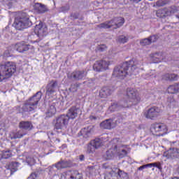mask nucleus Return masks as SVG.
I'll list each match as a JSON object with an SVG mask.
<instances>
[{
    "mask_svg": "<svg viewBox=\"0 0 179 179\" xmlns=\"http://www.w3.org/2000/svg\"><path fill=\"white\" fill-rule=\"evenodd\" d=\"M126 99H124L119 102H113L109 106V110L111 113L118 111L120 108H129L132 106H136L141 101V96L138 92L134 88H128L127 90Z\"/></svg>",
    "mask_w": 179,
    "mask_h": 179,
    "instance_id": "obj_1",
    "label": "nucleus"
},
{
    "mask_svg": "<svg viewBox=\"0 0 179 179\" xmlns=\"http://www.w3.org/2000/svg\"><path fill=\"white\" fill-rule=\"evenodd\" d=\"M136 69H138V64L131 59L115 66L112 76L113 78L124 79V78L127 77V75H135Z\"/></svg>",
    "mask_w": 179,
    "mask_h": 179,
    "instance_id": "obj_2",
    "label": "nucleus"
},
{
    "mask_svg": "<svg viewBox=\"0 0 179 179\" xmlns=\"http://www.w3.org/2000/svg\"><path fill=\"white\" fill-rule=\"evenodd\" d=\"M33 26V22L30 20V17L26 13H22L15 17L13 27L15 30L23 31L25 29H29Z\"/></svg>",
    "mask_w": 179,
    "mask_h": 179,
    "instance_id": "obj_3",
    "label": "nucleus"
},
{
    "mask_svg": "<svg viewBox=\"0 0 179 179\" xmlns=\"http://www.w3.org/2000/svg\"><path fill=\"white\" fill-rule=\"evenodd\" d=\"M43 93L41 91L37 92L33 96L25 101L22 107L21 113H31L37 108L38 101L41 100Z\"/></svg>",
    "mask_w": 179,
    "mask_h": 179,
    "instance_id": "obj_4",
    "label": "nucleus"
},
{
    "mask_svg": "<svg viewBox=\"0 0 179 179\" xmlns=\"http://www.w3.org/2000/svg\"><path fill=\"white\" fill-rule=\"evenodd\" d=\"M16 72V64L7 62L4 64H0V82L12 78Z\"/></svg>",
    "mask_w": 179,
    "mask_h": 179,
    "instance_id": "obj_5",
    "label": "nucleus"
},
{
    "mask_svg": "<svg viewBox=\"0 0 179 179\" xmlns=\"http://www.w3.org/2000/svg\"><path fill=\"white\" fill-rule=\"evenodd\" d=\"M54 167H56L57 170L67 169V167H71V162L61 159L57 163L53 164L52 166H49L47 170H48V175L51 178H53V177L57 176V171L54 169Z\"/></svg>",
    "mask_w": 179,
    "mask_h": 179,
    "instance_id": "obj_6",
    "label": "nucleus"
},
{
    "mask_svg": "<svg viewBox=\"0 0 179 179\" xmlns=\"http://www.w3.org/2000/svg\"><path fill=\"white\" fill-rule=\"evenodd\" d=\"M179 10V7L176 6H171L169 7H166L164 8L159 9L157 13V17L160 18L167 17L177 13Z\"/></svg>",
    "mask_w": 179,
    "mask_h": 179,
    "instance_id": "obj_7",
    "label": "nucleus"
},
{
    "mask_svg": "<svg viewBox=\"0 0 179 179\" xmlns=\"http://www.w3.org/2000/svg\"><path fill=\"white\" fill-rule=\"evenodd\" d=\"M55 122V129H64V128H66L68 127V124L69 123V117L66 116V115H61L58 116Z\"/></svg>",
    "mask_w": 179,
    "mask_h": 179,
    "instance_id": "obj_8",
    "label": "nucleus"
},
{
    "mask_svg": "<svg viewBox=\"0 0 179 179\" xmlns=\"http://www.w3.org/2000/svg\"><path fill=\"white\" fill-rule=\"evenodd\" d=\"M47 27L44 25L43 22H40L39 24L36 25L34 34L38 37V39L35 41V43H40V41L43 40V38L47 36Z\"/></svg>",
    "mask_w": 179,
    "mask_h": 179,
    "instance_id": "obj_9",
    "label": "nucleus"
},
{
    "mask_svg": "<svg viewBox=\"0 0 179 179\" xmlns=\"http://www.w3.org/2000/svg\"><path fill=\"white\" fill-rule=\"evenodd\" d=\"M59 88L58 85V80H52L48 82L45 87V94L49 97H52L55 93H57V90Z\"/></svg>",
    "mask_w": 179,
    "mask_h": 179,
    "instance_id": "obj_10",
    "label": "nucleus"
},
{
    "mask_svg": "<svg viewBox=\"0 0 179 179\" xmlns=\"http://www.w3.org/2000/svg\"><path fill=\"white\" fill-rule=\"evenodd\" d=\"M161 113L162 110L160 108L153 106L144 113V117L148 120H155V118H157L160 115Z\"/></svg>",
    "mask_w": 179,
    "mask_h": 179,
    "instance_id": "obj_11",
    "label": "nucleus"
},
{
    "mask_svg": "<svg viewBox=\"0 0 179 179\" xmlns=\"http://www.w3.org/2000/svg\"><path fill=\"white\" fill-rule=\"evenodd\" d=\"M101 143H103V140L100 138L92 140L87 145V153H94L96 149H99L101 146Z\"/></svg>",
    "mask_w": 179,
    "mask_h": 179,
    "instance_id": "obj_12",
    "label": "nucleus"
},
{
    "mask_svg": "<svg viewBox=\"0 0 179 179\" xmlns=\"http://www.w3.org/2000/svg\"><path fill=\"white\" fill-rule=\"evenodd\" d=\"M87 76V72L85 70L74 71L70 75L68 76L69 79H73V80H84Z\"/></svg>",
    "mask_w": 179,
    "mask_h": 179,
    "instance_id": "obj_13",
    "label": "nucleus"
},
{
    "mask_svg": "<svg viewBox=\"0 0 179 179\" xmlns=\"http://www.w3.org/2000/svg\"><path fill=\"white\" fill-rule=\"evenodd\" d=\"M110 65V62L106 60L96 61L93 66L94 71L96 72H103V71H107L108 69V66Z\"/></svg>",
    "mask_w": 179,
    "mask_h": 179,
    "instance_id": "obj_14",
    "label": "nucleus"
},
{
    "mask_svg": "<svg viewBox=\"0 0 179 179\" xmlns=\"http://www.w3.org/2000/svg\"><path fill=\"white\" fill-rule=\"evenodd\" d=\"M81 113L80 108L76 106H71L67 113L66 116H68L69 120H75L79 115V113Z\"/></svg>",
    "mask_w": 179,
    "mask_h": 179,
    "instance_id": "obj_15",
    "label": "nucleus"
},
{
    "mask_svg": "<svg viewBox=\"0 0 179 179\" xmlns=\"http://www.w3.org/2000/svg\"><path fill=\"white\" fill-rule=\"evenodd\" d=\"M152 132H164L167 131V126L163 123H154L150 128Z\"/></svg>",
    "mask_w": 179,
    "mask_h": 179,
    "instance_id": "obj_16",
    "label": "nucleus"
},
{
    "mask_svg": "<svg viewBox=\"0 0 179 179\" xmlns=\"http://www.w3.org/2000/svg\"><path fill=\"white\" fill-rule=\"evenodd\" d=\"M14 50L18 51V52H24L30 50V45L26 43L24 41H22L14 45Z\"/></svg>",
    "mask_w": 179,
    "mask_h": 179,
    "instance_id": "obj_17",
    "label": "nucleus"
},
{
    "mask_svg": "<svg viewBox=\"0 0 179 179\" xmlns=\"http://www.w3.org/2000/svg\"><path fill=\"white\" fill-rule=\"evenodd\" d=\"M93 131V126H88L82 129L78 134L79 136H83L84 139H89L90 136H92V132Z\"/></svg>",
    "mask_w": 179,
    "mask_h": 179,
    "instance_id": "obj_18",
    "label": "nucleus"
},
{
    "mask_svg": "<svg viewBox=\"0 0 179 179\" xmlns=\"http://www.w3.org/2000/svg\"><path fill=\"white\" fill-rule=\"evenodd\" d=\"M113 92L114 90H113L111 87H103L99 91V96L101 97V99H107L108 96H111V94H113Z\"/></svg>",
    "mask_w": 179,
    "mask_h": 179,
    "instance_id": "obj_19",
    "label": "nucleus"
},
{
    "mask_svg": "<svg viewBox=\"0 0 179 179\" xmlns=\"http://www.w3.org/2000/svg\"><path fill=\"white\" fill-rule=\"evenodd\" d=\"M153 58V61L155 64H159V62H162V61H164V62L173 61V58L170 57L169 55L166 56L165 58H163L162 53H155Z\"/></svg>",
    "mask_w": 179,
    "mask_h": 179,
    "instance_id": "obj_20",
    "label": "nucleus"
},
{
    "mask_svg": "<svg viewBox=\"0 0 179 179\" xmlns=\"http://www.w3.org/2000/svg\"><path fill=\"white\" fill-rule=\"evenodd\" d=\"M34 9L36 10V12H37V13H45V12H48L47 6L41 3H35Z\"/></svg>",
    "mask_w": 179,
    "mask_h": 179,
    "instance_id": "obj_21",
    "label": "nucleus"
},
{
    "mask_svg": "<svg viewBox=\"0 0 179 179\" xmlns=\"http://www.w3.org/2000/svg\"><path fill=\"white\" fill-rule=\"evenodd\" d=\"M19 128L24 131H31L33 129V124L29 121H21L19 124Z\"/></svg>",
    "mask_w": 179,
    "mask_h": 179,
    "instance_id": "obj_22",
    "label": "nucleus"
},
{
    "mask_svg": "<svg viewBox=\"0 0 179 179\" xmlns=\"http://www.w3.org/2000/svg\"><path fill=\"white\" fill-rule=\"evenodd\" d=\"M78 171H67L61 175L62 179H76Z\"/></svg>",
    "mask_w": 179,
    "mask_h": 179,
    "instance_id": "obj_23",
    "label": "nucleus"
},
{
    "mask_svg": "<svg viewBox=\"0 0 179 179\" xmlns=\"http://www.w3.org/2000/svg\"><path fill=\"white\" fill-rule=\"evenodd\" d=\"M114 150L115 152H116V155H117L120 159L125 157V156H127V150L123 149L122 146L115 145Z\"/></svg>",
    "mask_w": 179,
    "mask_h": 179,
    "instance_id": "obj_24",
    "label": "nucleus"
},
{
    "mask_svg": "<svg viewBox=\"0 0 179 179\" xmlns=\"http://www.w3.org/2000/svg\"><path fill=\"white\" fill-rule=\"evenodd\" d=\"M27 131L20 130L16 133L15 132L10 133V139H17L20 138H23V136H24V135H27Z\"/></svg>",
    "mask_w": 179,
    "mask_h": 179,
    "instance_id": "obj_25",
    "label": "nucleus"
},
{
    "mask_svg": "<svg viewBox=\"0 0 179 179\" xmlns=\"http://www.w3.org/2000/svg\"><path fill=\"white\" fill-rule=\"evenodd\" d=\"M19 162H11L8 165L7 171H10V176L15 171H17V167H19Z\"/></svg>",
    "mask_w": 179,
    "mask_h": 179,
    "instance_id": "obj_26",
    "label": "nucleus"
},
{
    "mask_svg": "<svg viewBox=\"0 0 179 179\" xmlns=\"http://www.w3.org/2000/svg\"><path fill=\"white\" fill-rule=\"evenodd\" d=\"M162 79H164V80H178V76L174 73H166L162 76Z\"/></svg>",
    "mask_w": 179,
    "mask_h": 179,
    "instance_id": "obj_27",
    "label": "nucleus"
},
{
    "mask_svg": "<svg viewBox=\"0 0 179 179\" xmlns=\"http://www.w3.org/2000/svg\"><path fill=\"white\" fill-rule=\"evenodd\" d=\"M113 123V120L111 119H108L105 121H103L100 124L101 128L103 129H111V124Z\"/></svg>",
    "mask_w": 179,
    "mask_h": 179,
    "instance_id": "obj_28",
    "label": "nucleus"
},
{
    "mask_svg": "<svg viewBox=\"0 0 179 179\" xmlns=\"http://www.w3.org/2000/svg\"><path fill=\"white\" fill-rule=\"evenodd\" d=\"M114 24L116 25L117 29L121 27L125 23V20L122 17H115Z\"/></svg>",
    "mask_w": 179,
    "mask_h": 179,
    "instance_id": "obj_29",
    "label": "nucleus"
},
{
    "mask_svg": "<svg viewBox=\"0 0 179 179\" xmlns=\"http://www.w3.org/2000/svg\"><path fill=\"white\" fill-rule=\"evenodd\" d=\"M168 153H169L170 157H178V156H179V150H178V148L170 149L168 151Z\"/></svg>",
    "mask_w": 179,
    "mask_h": 179,
    "instance_id": "obj_30",
    "label": "nucleus"
},
{
    "mask_svg": "<svg viewBox=\"0 0 179 179\" xmlns=\"http://www.w3.org/2000/svg\"><path fill=\"white\" fill-rule=\"evenodd\" d=\"M106 160H111V159H113V157H114L115 155H117V152H115V150H114V148L113 149H110L109 150L106 151Z\"/></svg>",
    "mask_w": 179,
    "mask_h": 179,
    "instance_id": "obj_31",
    "label": "nucleus"
},
{
    "mask_svg": "<svg viewBox=\"0 0 179 179\" xmlns=\"http://www.w3.org/2000/svg\"><path fill=\"white\" fill-rule=\"evenodd\" d=\"M167 92L169 94H176V93H178L176 84L169 85L168 87Z\"/></svg>",
    "mask_w": 179,
    "mask_h": 179,
    "instance_id": "obj_32",
    "label": "nucleus"
},
{
    "mask_svg": "<svg viewBox=\"0 0 179 179\" xmlns=\"http://www.w3.org/2000/svg\"><path fill=\"white\" fill-rule=\"evenodd\" d=\"M117 176L120 179H129V176H128V173L124 172V171L121 169H117Z\"/></svg>",
    "mask_w": 179,
    "mask_h": 179,
    "instance_id": "obj_33",
    "label": "nucleus"
},
{
    "mask_svg": "<svg viewBox=\"0 0 179 179\" xmlns=\"http://www.w3.org/2000/svg\"><path fill=\"white\" fill-rule=\"evenodd\" d=\"M1 159H9V157H12V152L10 150L3 151L0 152Z\"/></svg>",
    "mask_w": 179,
    "mask_h": 179,
    "instance_id": "obj_34",
    "label": "nucleus"
},
{
    "mask_svg": "<svg viewBox=\"0 0 179 179\" xmlns=\"http://www.w3.org/2000/svg\"><path fill=\"white\" fill-rule=\"evenodd\" d=\"M148 167H156L160 171L162 170V164L160 162H154L150 164H147Z\"/></svg>",
    "mask_w": 179,
    "mask_h": 179,
    "instance_id": "obj_35",
    "label": "nucleus"
},
{
    "mask_svg": "<svg viewBox=\"0 0 179 179\" xmlns=\"http://www.w3.org/2000/svg\"><path fill=\"white\" fill-rule=\"evenodd\" d=\"M55 114V106H50V108L46 112L47 117H52Z\"/></svg>",
    "mask_w": 179,
    "mask_h": 179,
    "instance_id": "obj_36",
    "label": "nucleus"
},
{
    "mask_svg": "<svg viewBox=\"0 0 179 179\" xmlns=\"http://www.w3.org/2000/svg\"><path fill=\"white\" fill-rule=\"evenodd\" d=\"M26 162L29 166H33L34 163H36V161L34 160V158L33 157L28 156L27 157Z\"/></svg>",
    "mask_w": 179,
    "mask_h": 179,
    "instance_id": "obj_37",
    "label": "nucleus"
},
{
    "mask_svg": "<svg viewBox=\"0 0 179 179\" xmlns=\"http://www.w3.org/2000/svg\"><path fill=\"white\" fill-rule=\"evenodd\" d=\"M148 39L150 40V44H152V43H156V41H157V40H159V36L152 35L148 38Z\"/></svg>",
    "mask_w": 179,
    "mask_h": 179,
    "instance_id": "obj_38",
    "label": "nucleus"
},
{
    "mask_svg": "<svg viewBox=\"0 0 179 179\" xmlns=\"http://www.w3.org/2000/svg\"><path fill=\"white\" fill-rule=\"evenodd\" d=\"M140 44L141 45H149L150 44V40H149V38H145L141 40Z\"/></svg>",
    "mask_w": 179,
    "mask_h": 179,
    "instance_id": "obj_39",
    "label": "nucleus"
},
{
    "mask_svg": "<svg viewBox=\"0 0 179 179\" xmlns=\"http://www.w3.org/2000/svg\"><path fill=\"white\" fill-rule=\"evenodd\" d=\"M118 42L125 44V43L128 42V38H127V36H121L118 38Z\"/></svg>",
    "mask_w": 179,
    "mask_h": 179,
    "instance_id": "obj_40",
    "label": "nucleus"
},
{
    "mask_svg": "<svg viewBox=\"0 0 179 179\" xmlns=\"http://www.w3.org/2000/svg\"><path fill=\"white\" fill-rule=\"evenodd\" d=\"M98 27H99V29H110V25L108 22H106L99 24Z\"/></svg>",
    "mask_w": 179,
    "mask_h": 179,
    "instance_id": "obj_41",
    "label": "nucleus"
},
{
    "mask_svg": "<svg viewBox=\"0 0 179 179\" xmlns=\"http://www.w3.org/2000/svg\"><path fill=\"white\" fill-rule=\"evenodd\" d=\"M157 6L161 7V6H165V5H167V1H163V0H159L156 2Z\"/></svg>",
    "mask_w": 179,
    "mask_h": 179,
    "instance_id": "obj_42",
    "label": "nucleus"
},
{
    "mask_svg": "<svg viewBox=\"0 0 179 179\" xmlns=\"http://www.w3.org/2000/svg\"><path fill=\"white\" fill-rule=\"evenodd\" d=\"M84 83H86L88 87L94 86V80L93 79L88 80L87 81L84 82Z\"/></svg>",
    "mask_w": 179,
    "mask_h": 179,
    "instance_id": "obj_43",
    "label": "nucleus"
},
{
    "mask_svg": "<svg viewBox=\"0 0 179 179\" xmlns=\"http://www.w3.org/2000/svg\"><path fill=\"white\" fill-rule=\"evenodd\" d=\"M108 22L110 29H111V27L113 29H117V25L115 24H114L115 23V18H113L110 21H108Z\"/></svg>",
    "mask_w": 179,
    "mask_h": 179,
    "instance_id": "obj_44",
    "label": "nucleus"
},
{
    "mask_svg": "<svg viewBox=\"0 0 179 179\" xmlns=\"http://www.w3.org/2000/svg\"><path fill=\"white\" fill-rule=\"evenodd\" d=\"M38 177V173L34 172L31 173V175L28 177L27 179H37Z\"/></svg>",
    "mask_w": 179,
    "mask_h": 179,
    "instance_id": "obj_45",
    "label": "nucleus"
},
{
    "mask_svg": "<svg viewBox=\"0 0 179 179\" xmlns=\"http://www.w3.org/2000/svg\"><path fill=\"white\" fill-rule=\"evenodd\" d=\"M98 50L103 52V51H106L107 50V46L106 45H100L98 46Z\"/></svg>",
    "mask_w": 179,
    "mask_h": 179,
    "instance_id": "obj_46",
    "label": "nucleus"
},
{
    "mask_svg": "<svg viewBox=\"0 0 179 179\" xmlns=\"http://www.w3.org/2000/svg\"><path fill=\"white\" fill-rule=\"evenodd\" d=\"M68 10H69V6H62L59 8V12H68Z\"/></svg>",
    "mask_w": 179,
    "mask_h": 179,
    "instance_id": "obj_47",
    "label": "nucleus"
},
{
    "mask_svg": "<svg viewBox=\"0 0 179 179\" xmlns=\"http://www.w3.org/2000/svg\"><path fill=\"white\" fill-rule=\"evenodd\" d=\"M71 17H72L73 20L76 19H79V13H74L71 14Z\"/></svg>",
    "mask_w": 179,
    "mask_h": 179,
    "instance_id": "obj_48",
    "label": "nucleus"
},
{
    "mask_svg": "<svg viewBox=\"0 0 179 179\" xmlns=\"http://www.w3.org/2000/svg\"><path fill=\"white\" fill-rule=\"evenodd\" d=\"M103 108H104V106L103 105H98L96 107V110L100 113L101 111H103Z\"/></svg>",
    "mask_w": 179,
    "mask_h": 179,
    "instance_id": "obj_49",
    "label": "nucleus"
},
{
    "mask_svg": "<svg viewBox=\"0 0 179 179\" xmlns=\"http://www.w3.org/2000/svg\"><path fill=\"white\" fill-rule=\"evenodd\" d=\"M76 179H83V175L82 174V173H79V171H78Z\"/></svg>",
    "mask_w": 179,
    "mask_h": 179,
    "instance_id": "obj_50",
    "label": "nucleus"
},
{
    "mask_svg": "<svg viewBox=\"0 0 179 179\" xmlns=\"http://www.w3.org/2000/svg\"><path fill=\"white\" fill-rule=\"evenodd\" d=\"M79 86H80V84L76 83V84L71 85V89H76L75 92H76V90H77L78 87H79Z\"/></svg>",
    "mask_w": 179,
    "mask_h": 179,
    "instance_id": "obj_51",
    "label": "nucleus"
},
{
    "mask_svg": "<svg viewBox=\"0 0 179 179\" xmlns=\"http://www.w3.org/2000/svg\"><path fill=\"white\" fill-rule=\"evenodd\" d=\"M144 169H148V164L143 165L138 168V170L139 171H142V170H144Z\"/></svg>",
    "mask_w": 179,
    "mask_h": 179,
    "instance_id": "obj_52",
    "label": "nucleus"
},
{
    "mask_svg": "<svg viewBox=\"0 0 179 179\" xmlns=\"http://www.w3.org/2000/svg\"><path fill=\"white\" fill-rule=\"evenodd\" d=\"M79 160H80V162H85V155H80L79 156Z\"/></svg>",
    "mask_w": 179,
    "mask_h": 179,
    "instance_id": "obj_53",
    "label": "nucleus"
},
{
    "mask_svg": "<svg viewBox=\"0 0 179 179\" xmlns=\"http://www.w3.org/2000/svg\"><path fill=\"white\" fill-rule=\"evenodd\" d=\"M90 120H91V121H96V120H97V117L91 115L90 116Z\"/></svg>",
    "mask_w": 179,
    "mask_h": 179,
    "instance_id": "obj_54",
    "label": "nucleus"
},
{
    "mask_svg": "<svg viewBox=\"0 0 179 179\" xmlns=\"http://www.w3.org/2000/svg\"><path fill=\"white\" fill-rule=\"evenodd\" d=\"M131 2H135L136 3H138V2H141L142 0H130Z\"/></svg>",
    "mask_w": 179,
    "mask_h": 179,
    "instance_id": "obj_55",
    "label": "nucleus"
},
{
    "mask_svg": "<svg viewBox=\"0 0 179 179\" xmlns=\"http://www.w3.org/2000/svg\"><path fill=\"white\" fill-rule=\"evenodd\" d=\"M176 89L178 90V93H179V83H176Z\"/></svg>",
    "mask_w": 179,
    "mask_h": 179,
    "instance_id": "obj_56",
    "label": "nucleus"
},
{
    "mask_svg": "<svg viewBox=\"0 0 179 179\" xmlns=\"http://www.w3.org/2000/svg\"><path fill=\"white\" fill-rule=\"evenodd\" d=\"M171 179H179V177L175 176L173 178H171Z\"/></svg>",
    "mask_w": 179,
    "mask_h": 179,
    "instance_id": "obj_57",
    "label": "nucleus"
},
{
    "mask_svg": "<svg viewBox=\"0 0 179 179\" xmlns=\"http://www.w3.org/2000/svg\"><path fill=\"white\" fill-rule=\"evenodd\" d=\"M80 20H83V17L79 18Z\"/></svg>",
    "mask_w": 179,
    "mask_h": 179,
    "instance_id": "obj_58",
    "label": "nucleus"
},
{
    "mask_svg": "<svg viewBox=\"0 0 179 179\" xmlns=\"http://www.w3.org/2000/svg\"><path fill=\"white\" fill-rule=\"evenodd\" d=\"M4 55H6V57H9V55H6V52H5Z\"/></svg>",
    "mask_w": 179,
    "mask_h": 179,
    "instance_id": "obj_59",
    "label": "nucleus"
},
{
    "mask_svg": "<svg viewBox=\"0 0 179 179\" xmlns=\"http://www.w3.org/2000/svg\"><path fill=\"white\" fill-rule=\"evenodd\" d=\"M9 1H13V2H16L17 0H9Z\"/></svg>",
    "mask_w": 179,
    "mask_h": 179,
    "instance_id": "obj_60",
    "label": "nucleus"
},
{
    "mask_svg": "<svg viewBox=\"0 0 179 179\" xmlns=\"http://www.w3.org/2000/svg\"><path fill=\"white\" fill-rule=\"evenodd\" d=\"M173 61H178V59H173Z\"/></svg>",
    "mask_w": 179,
    "mask_h": 179,
    "instance_id": "obj_61",
    "label": "nucleus"
},
{
    "mask_svg": "<svg viewBox=\"0 0 179 179\" xmlns=\"http://www.w3.org/2000/svg\"><path fill=\"white\" fill-rule=\"evenodd\" d=\"M58 142H59V139H57Z\"/></svg>",
    "mask_w": 179,
    "mask_h": 179,
    "instance_id": "obj_62",
    "label": "nucleus"
},
{
    "mask_svg": "<svg viewBox=\"0 0 179 179\" xmlns=\"http://www.w3.org/2000/svg\"><path fill=\"white\" fill-rule=\"evenodd\" d=\"M150 1H153V0H150Z\"/></svg>",
    "mask_w": 179,
    "mask_h": 179,
    "instance_id": "obj_63",
    "label": "nucleus"
},
{
    "mask_svg": "<svg viewBox=\"0 0 179 179\" xmlns=\"http://www.w3.org/2000/svg\"><path fill=\"white\" fill-rule=\"evenodd\" d=\"M0 13H1V10H0Z\"/></svg>",
    "mask_w": 179,
    "mask_h": 179,
    "instance_id": "obj_64",
    "label": "nucleus"
}]
</instances>
